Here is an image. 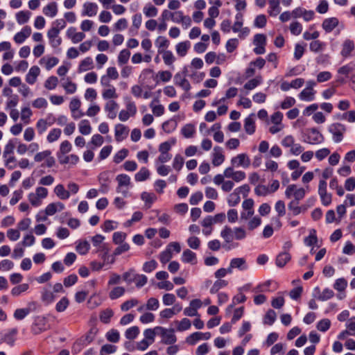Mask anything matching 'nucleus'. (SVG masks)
<instances>
[{
  "label": "nucleus",
  "instance_id": "e2e57ef3",
  "mask_svg": "<svg viewBox=\"0 0 355 355\" xmlns=\"http://www.w3.org/2000/svg\"><path fill=\"white\" fill-rule=\"evenodd\" d=\"M41 299L42 302L49 304L54 301L55 295L51 291L46 290L42 292Z\"/></svg>",
  "mask_w": 355,
  "mask_h": 355
},
{
  "label": "nucleus",
  "instance_id": "cd10ccee",
  "mask_svg": "<svg viewBox=\"0 0 355 355\" xmlns=\"http://www.w3.org/2000/svg\"><path fill=\"white\" fill-rule=\"evenodd\" d=\"M269 9L268 13L270 16H277L281 11L279 6V0H268Z\"/></svg>",
  "mask_w": 355,
  "mask_h": 355
},
{
  "label": "nucleus",
  "instance_id": "338daca9",
  "mask_svg": "<svg viewBox=\"0 0 355 355\" xmlns=\"http://www.w3.org/2000/svg\"><path fill=\"white\" fill-rule=\"evenodd\" d=\"M267 19L265 15H259L254 21V26L262 28L266 26Z\"/></svg>",
  "mask_w": 355,
  "mask_h": 355
},
{
  "label": "nucleus",
  "instance_id": "1a4fd4ad",
  "mask_svg": "<svg viewBox=\"0 0 355 355\" xmlns=\"http://www.w3.org/2000/svg\"><path fill=\"white\" fill-rule=\"evenodd\" d=\"M354 42L353 40L347 39L343 44L340 55L343 58H347L351 55L352 52L354 50Z\"/></svg>",
  "mask_w": 355,
  "mask_h": 355
},
{
  "label": "nucleus",
  "instance_id": "0eeeda50",
  "mask_svg": "<svg viewBox=\"0 0 355 355\" xmlns=\"http://www.w3.org/2000/svg\"><path fill=\"white\" fill-rule=\"evenodd\" d=\"M231 163L234 166H243V168H248L250 165V159L247 154L241 153L236 157H232Z\"/></svg>",
  "mask_w": 355,
  "mask_h": 355
},
{
  "label": "nucleus",
  "instance_id": "49530a36",
  "mask_svg": "<svg viewBox=\"0 0 355 355\" xmlns=\"http://www.w3.org/2000/svg\"><path fill=\"white\" fill-rule=\"evenodd\" d=\"M240 194L238 193V191H236V189L230 194L227 202L229 206L230 207H234L236 205H238L241 201Z\"/></svg>",
  "mask_w": 355,
  "mask_h": 355
},
{
  "label": "nucleus",
  "instance_id": "ddd939ff",
  "mask_svg": "<svg viewBox=\"0 0 355 355\" xmlns=\"http://www.w3.org/2000/svg\"><path fill=\"white\" fill-rule=\"evenodd\" d=\"M174 83L175 85L182 87L185 91L188 92L191 89L189 82L185 78V75L178 73L174 76Z\"/></svg>",
  "mask_w": 355,
  "mask_h": 355
},
{
  "label": "nucleus",
  "instance_id": "603ef678",
  "mask_svg": "<svg viewBox=\"0 0 355 355\" xmlns=\"http://www.w3.org/2000/svg\"><path fill=\"white\" fill-rule=\"evenodd\" d=\"M130 52L128 49H123L120 51L118 56V62L119 64L122 65L126 64L130 58Z\"/></svg>",
  "mask_w": 355,
  "mask_h": 355
},
{
  "label": "nucleus",
  "instance_id": "ea45409f",
  "mask_svg": "<svg viewBox=\"0 0 355 355\" xmlns=\"http://www.w3.org/2000/svg\"><path fill=\"white\" fill-rule=\"evenodd\" d=\"M31 12L29 11H19L16 14V19L19 24L26 23L30 18Z\"/></svg>",
  "mask_w": 355,
  "mask_h": 355
},
{
  "label": "nucleus",
  "instance_id": "864d4df0",
  "mask_svg": "<svg viewBox=\"0 0 355 355\" xmlns=\"http://www.w3.org/2000/svg\"><path fill=\"white\" fill-rule=\"evenodd\" d=\"M69 305V300L67 297H63L61 300L56 304L55 310L58 312H63Z\"/></svg>",
  "mask_w": 355,
  "mask_h": 355
},
{
  "label": "nucleus",
  "instance_id": "aec40b11",
  "mask_svg": "<svg viewBox=\"0 0 355 355\" xmlns=\"http://www.w3.org/2000/svg\"><path fill=\"white\" fill-rule=\"evenodd\" d=\"M315 91L311 87H306L299 94V98L302 101H311L314 99Z\"/></svg>",
  "mask_w": 355,
  "mask_h": 355
},
{
  "label": "nucleus",
  "instance_id": "a211bd4d",
  "mask_svg": "<svg viewBox=\"0 0 355 355\" xmlns=\"http://www.w3.org/2000/svg\"><path fill=\"white\" fill-rule=\"evenodd\" d=\"M40 69L37 66H33L28 73L26 76V81L30 84L33 85L37 80V76L40 75Z\"/></svg>",
  "mask_w": 355,
  "mask_h": 355
},
{
  "label": "nucleus",
  "instance_id": "37998d69",
  "mask_svg": "<svg viewBox=\"0 0 355 355\" xmlns=\"http://www.w3.org/2000/svg\"><path fill=\"white\" fill-rule=\"evenodd\" d=\"M261 77L257 76L254 78H252L248 80L245 85L244 88L248 90H252L259 86L261 83Z\"/></svg>",
  "mask_w": 355,
  "mask_h": 355
},
{
  "label": "nucleus",
  "instance_id": "4be33fe9",
  "mask_svg": "<svg viewBox=\"0 0 355 355\" xmlns=\"http://www.w3.org/2000/svg\"><path fill=\"white\" fill-rule=\"evenodd\" d=\"M182 261L184 263H190L191 264H196L197 263L196 254L193 251L187 249L184 250L182 253Z\"/></svg>",
  "mask_w": 355,
  "mask_h": 355
},
{
  "label": "nucleus",
  "instance_id": "c03bdc74",
  "mask_svg": "<svg viewBox=\"0 0 355 355\" xmlns=\"http://www.w3.org/2000/svg\"><path fill=\"white\" fill-rule=\"evenodd\" d=\"M326 44L324 42H321L320 40H313L309 44V49L311 51L317 53L320 51H322Z\"/></svg>",
  "mask_w": 355,
  "mask_h": 355
},
{
  "label": "nucleus",
  "instance_id": "f704fd0d",
  "mask_svg": "<svg viewBox=\"0 0 355 355\" xmlns=\"http://www.w3.org/2000/svg\"><path fill=\"white\" fill-rule=\"evenodd\" d=\"M155 44L158 47V53H162L165 51L164 49L168 46L169 41L165 37L159 36L155 41Z\"/></svg>",
  "mask_w": 355,
  "mask_h": 355
},
{
  "label": "nucleus",
  "instance_id": "e433bc0d",
  "mask_svg": "<svg viewBox=\"0 0 355 355\" xmlns=\"http://www.w3.org/2000/svg\"><path fill=\"white\" fill-rule=\"evenodd\" d=\"M125 289L122 286H116L109 293V297L111 300H116L123 296Z\"/></svg>",
  "mask_w": 355,
  "mask_h": 355
},
{
  "label": "nucleus",
  "instance_id": "2f4dec72",
  "mask_svg": "<svg viewBox=\"0 0 355 355\" xmlns=\"http://www.w3.org/2000/svg\"><path fill=\"white\" fill-rule=\"evenodd\" d=\"M116 180L118 182L116 191L120 192V188L123 186H128L130 184V178L126 174H119L116 176Z\"/></svg>",
  "mask_w": 355,
  "mask_h": 355
},
{
  "label": "nucleus",
  "instance_id": "680f3d73",
  "mask_svg": "<svg viewBox=\"0 0 355 355\" xmlns=\"http://www.w3.org/2000/svg\"><path fill=\"white\" fill-rule=\"evenodd\" d=\"M300 202L291 200L288 205V209L292 212L293 216H297L300 214Z\"/></svg>",
  "mask_w": 355,
  "mask_h": 355
},
{
  "label": "nucleus",
  "instance_id": "a878e982",
  "mask_svg": "<svg viewBox=\"0 0 355 355\" xmlns=\"http://www.w3.org/2000/svg\"><path fill=\"white\" fill-rule=\"evenodd\" d=\"M94 62L91 57H87L83 59L79 64L78 72L86 71L93 69Z\"/></svg>",
  "mask_w": 355,
  "mask_h": 355
},
{
  "label": "nucleus",
  "instance_id": "c85d7f7f",
  "mask_svg": "<svg viewBox=\"0 0 355 355\" xmlns=\"http://www.w3.org/2000/svg\"><path fill=\"white\" fill-rule=\"evenodd\" d=\"M97 10L98 6L95 3H85L83 15L92 17L96 15Z\"/></svg>",
  "mask_w": 355,
  "mask_h": 355
},
{
  "label": "nucleus",
  "instance_id": "a19ab883",
  "mask_svg": "<svg viewBox=\"0 0 355 355\" xmlns=\"http://www.w3.org/2000/svg\"><path fill=\"white\" fill-rule=\"evenodd\" d=\"M149 175V171L146 167H142L139 171L135 174V179L137 182H142L147 180Z\"/></svg>",
  "mask_w": 355,
  "mask_h": 355
},
{
  "label": "nucleus",
  "instance_id": "7c9ffc66",
  "mask_svg": "<svg viewBox=\"0 0 355 355\" xmlns=\"http://www.w3.org/2000/svg\"><path fill=\"white\" fill-rule=\"evenodd\" d=\"M54 192L56 196L61 200H67L70 197V193L66 190L64 186L61 184H58L55 189Z\"/></svg>",
  "mask_w": 355,
  "mask_h": 355
},
{
  "label": "nucleus",
  "instance_id": "052dcab7",
  "mask_svg": "<svg viewBox=\"0 0 355 355\" xmlns=\"http://www.w3.org/2000/svg\"><path fill=\"white\" fill-rule=\"evenodd\" d=\"M126 234L122 232H116L112 235V241L114 244L119 245L124 243L126 239Z\"/></svg>",
  "mask_w": 355,
  "mask_h": 355
},
{
  "label": "nucleus",
  "instance_id": "f257e3e1",
  "mask_svg": "<svg viewBox=\"0 0 355 355\" xmlns=\"http://www.w3.org/2000/svg\"><path fill=\"white\" fill-rule=\"evenodd\" d=\"M303 141L309 144H318L324 141L322 135L315 128H307L302 132Z\"/></svg>",
  "mask_w": 355,
  "mask_h": 355
},
{
  "label": "nucleus",
  "instance_id": "c756f323",
  "mask_svg": "<svg viewBox=\"0 0 355 355\" xmlns=\"http://www.w3.org/2000/svg\"><path fill=\"white\" fill-rule=\"evenodd\" d=\"M178 126L177 121L175 119H170L162 123V129L166 133H171Z\"/></svg>",
  "mask_w": 355,
  "mask_h": 355
},
{
  "label": "nucleus",
  "instance_id": "4468645a",
  "mask_svg": "<svg viewBox=\"0 0 355 355\" xmlns=\"http://www.w3.org/2000/svg\"><path fill=\"white\" fill-rule=\"evenodd\" d=\"M81 103L80 100L77 98H73L71 99L69 103V108L72 112V117L74 119H78L83 116V113L80 111H78V113L76 114V112L79 110L80 107Z\"/></svg>",
  "mask_w": 355,
  "mask_h": 355
},
{
  "label": "nucleus",
  "instance_id": "13d9d810",
  "mask_svg": "<svg viewBox=\"0 0 355 355\" xmlns=\"http://www.w3.org/2000/svg\"><path fill=\"white\" fill-rule=\"evenodd\" d=\"M106 338L112 343H117L120 339L119 332L116 329H111L106 334Z\"/></svg>",
  "mask_w": 355,
  "mask_h": 355
},
{
  "label": "nucleus",
  "instance_id": "bf43d9fd",
  "mask_svg": "<svg viewBox=\"0 0 355 355\" xmlns=\"http://www.w3.org/2000/svg\"><path fill=\"white\" fill-rule=\"evenodd\" d=\"M200 340H202V332H194L193 334H191L190 336H189L187 339H186V341L188 344L191 345H193L196 343L197 341Z\"/></svg>",
  "mask_w": 355,
  "mask_h": 355
},
{
  "label": "nucleus",
  "instance_id": "9b49d317",
  "mask_svg": "<svg viewBox=\"0 0 355 355\" xmlns=\"http://www.w3.org/2000/svg\"><path fill=\"white\" fill-rule=\"evenodd\" d=\"M67 36L70 38L73 43L76 44L81 42L85 37L82 32H76L75 27H70L67 31Z\"/></svg>",
  "mask_w": 355,
  "mask_h": 355
},
{
  "label": "nucleus",
  "instance_id": "6e6552de",
  "mask_svg": "<svg viewBox=\"0 0 355 355\" xmlns=\"http://www.w3.org/2000/svg\"><path fill=\"white\" fill-rule=\"evenodd\" d=\"M59 30L51 28L47 33L49 44L53 48L58 47L62 43V38L59 37Z\"/></svg>",
  "mask_w": 355,
  "mask_h": 355
},
{
  "label": "nucleus",
  "instance_id": "5701e85b",
  "mask_svg": "<svg viewBox=\"0 0 355 355\" xmlns=\"http://www.w3.org/2000/svg\"><path fill=\"white\" fill-rule=\"evenodd\" d=\"M232 268H239L241 270H244L248 268L245 259L244 258H234L231 260L230 267Z\"/></svg>",
  "mask_w": 355,
  "mask_h": 355
},
{
  "label": "nucleus",
  "instance_id": "774afa93",
  "mask_svg": "<svg viewBox=\"0 0 355 355\" xmlns=\"http://www.w3.org/2000/svg\"><path fill=\"white\" fill-rule=\"evenodd\" d=\"M157 267V263L155 260L152 259L149 261H146L143 265V270L146 272H151Z\"/></svg>",
  "mask_w": 355,
  "mask_h": 355
},
{
  "label": "nucleus",
  "instance_id": "4d7b16f0",
  "mask_svg": "<svg viewBox=\"0 0 355 355\" xmlns=\"http://www.w3.org/2000/svg\"><path fill=\"white\" fill-rule=\"evenodd\" d=\"M330 327L331 321L327 318L320 320L316 325L317 329L322 332L327 331L330 328Z\"/></svg>",
  "mask_w": 355,
  "mask_h": 355
},
{
  "label": "nucleus",
  "instance_id": "3c124183",
  "mask_svg": "<svg viewBox=\"0 0 355 355\" xmlns=\"http://www.w3.org/2000/svg\"><path fill=\"white\" fill-rule=\"evenodd\" d=\"M139 334V327L137 326H133L126 329L125 332V336L127 339L133 340L137 338Z\"/></svg>",
  "mask_w": 355,
  "mask_h": 355
},
{
  "label": "nucleus",
  "instance_id": "f3484780",
  "mask_svg": "<svg viewBox=\"0 0 355 355\" xmlns=\"http://www.w3.org/2000/svg\"><path fill=\"white\" fill-rule=\"evenodd\" d=\"M338 23L339 21L336 17H330L323 21L322 26L326 33H330L338 25Z\"/></svg>",
  "mask_w": 355,
  "mask_h": 355
},
{
  "label": "nucleus",
  "instance_id": "dca6fc26",
  "mask_svg": "<svg viewBox=\"0 0 355 355\" xmlns=\"http://www.w3.org/2000/svg\"><path fill=\"white\" fill-rule=\"evenodd\" d=\"M214 150L212 164L214 166H218L224 162L225 156L223 154L222 148L220 147L216 146L214 147Z\"/></svg>",
  "mask_w": 355,
  "mask_h": 355
},
{
  "label": "nucleus",
  "instance_id": "9d476101",
  "mask_svg": "<svg viewBox=\"0 0 355 355\" xmlns=\"http://www.w3.org/2000/svg\"><path fill=\"white\" fill-rule=\"evenodd\" d=\"M128 128L121 123L115 125V139L116 141L120 142L125 139L128 135Z\"/></svg>",
  "mask_w": 355,
  "mask_h": 355
},
{
  "label": "nucleus",
  "instance_id": "423d86ee",
  "mask_svg": "<svg viewBox=\"0 0 355 355\" xmlns=\"http://www.w3.org/2000/svg\"><path fill=\"white\" fill-rule=\"evenodd\" d=\"M109 252L110 248L107 243H103L96 251V253H101L100 257L104 263L113 264L115 262V257L114 253L112 255H109Z\"/></svg>",
  "mask_w": 355,
  "mask_h": 355
},
{
  "label": "nucleus",
  "instance_id": "f8f14e48",
  "mask_svg": "<svg viewBox=\"0 0 355 355\" xmlns=\"http://www.w3.org/2000/svg\"><path fill=\"white\" fill-rule=\"evenodd\" d=\"M98 182L100 183V191L105 193L109 191V182H110L107 172H102L98 175Z\"/></svg>",
  "mask_w": 355,
  "mask_h": 355
},
{
  "label": "nucleus",
  "instance_id": "79ce46f5",
  "mask_svg": "<svg viewBox=\"0 0 355 355\" xmlns=\"http://www.w3.org/2000/svg\"><path fill=\"white\" fill-rule=\"evenodd\" d=\"M113 311L110 309H107L101 312L99 318L100 320L104 323L107 324L110 322L111 318L113 316Z\"/></svg>",
  "mask_w": 355,
  "mask_h": 355
},
{
  "label": "nucleus",
  "instance_id": "393cba45",
  "mask_svg": "<svg viewBox=\"0 0 355 355\" xmlns=\"http://www.w3.org/2000/svg\"><path fill=\"white\" fill-rule=\"evenodd\" d=\"M191 47V42L188 40L181 42L176 45L177 53L180 57H184L187 55L188 50Z\"/></svg>",
  "mask_w": 355,
  "mask_h": 355
},
{
  "label": "nucleus",
  "instance_id": "4c0bfd02",
  "mask_svg": "<svg viewBox=\"0 0 355 355\" xmlns=\"http://www.w3.org/2000/svg\"><path fill=\"white\" fill-rule=\"evenodd\" d=\"M277 318L276 313L272 309H269L263 317V323L268 325H272Z\"/></svg>",
  "mask_w": 355,
  "mask_h": 355
},
{
  "label": "nucleus",
  "instance_id": "5fc2aeb1",
  "mask_svg": "<svg viewBox=\"0 0 355 355\" xmlns=\"http://www.w3.org/2000/svg\"><path fill=\"white\" fill-rule=\"evenodd\" d=\"M61 130L60 128H53L52 129L48 136H47V141L49 143H52L58 140L60 135H61Z\"/></svg>",
  "mask_w": 355,
  "mask_h": 355
},
{
  "label": "nucleus",
  "instance_id": "f03ea898",
  "mask_svg": "<svg viewBox=\"0 0 355 355\" xmlns=\"http://www.w3.org/2000/svg\"><path fill=\"white\" fill-rule=\"evenodd\" d=\"M49 329L47 318L44 315H37L35 318L31 325V332L34 335H38Z\"/></svg>",
  "mask_w": 355,
  "mask_h": 355
},
{
  "label": "nucleus",
  "instance_id": "7ed1b4c3",
  "mask_svg": "<svg viewBox=\"0 0 355 355\" xmlns=\"http://www.w3.org/2000/svg\"><path fill=\"white\" fill-rule=\"evenodd\" d=\"M162 337V342L165 345H173L177 341V337L174 334V329H166L162 327H156Z\"/></svg>",
  "mask_w": 355,
  "mask_h": 355
},
{
  "label": "nucleus",
  "instance_id": "8fccbe9b",
  "mask_svg": "<svg viewBox=\"0 0 355 355\" xmlns=\"http://www.w3.org/2000/svg\"><path fill=\"white\" fill-rule=\"evenodd\" d=\"M220 236L226 243H230L233 240V232L231 227L225 226L220 232Z\"/></svg>",
  "mask_w": 355,
  "mask_h": 355
},
{
  "label": "nucleus",
  "instance_id": "6e6d98bb",
  "mask_svg": "<svg viewBox=\"0 0 355 355\" xmlns=\"http://www.w3.org/2000/svg\"><path fill=\"white\" fill-rule=\"evenodd\" d=\"M15 148V144L14 140L10 139L6 144L4 148V151L3 156L4 158H7L8 155H12L14 153V149Z\"/></svg>",
  "mask_w": 355,
  "mask_h": 355
},
{
  "label": "nucleus",
  "instance_id": "39448f33",
  "mask_svg": "<svg viewBox=\"0 0 355 355\" xmlns=\"http://www.w3.org/2000/svg\"><path fill=\"white\" fill-rule=\"evenodd\" d=\"M285 196L287 198H291L293 196V200L300 202L305 196V190L303 188L297 189L295 184H291L286 188Z\"/></svg>",
  "mask_w": 355,
  "mask_h": 355
},
{
  "label": "nucleus",
  "instance_id": "20e7f679",
  "mask_svg": "<svg viewBox=\"0 0 355 355\" xmlns=\"http://www.w3.org/2000/svg\"><path fill=\"white\" fill-rule=\"evenodd\" d=\"M328 130L333 135V140L336 143H339L343 139V135L346 131V127L342 123H334L329 126Z\"/></svg>",
  "mask_w": 355,
  "mask_h": 355
},
{
  "label": "nucleus",
  "instance_id": "de8ad7c7",
  "mask_svg": "<svg viewBox=\"0 0 355 355\" xmlns=\"http://www.w3.org/2000/svg\"><path fill=\"white\" fill-rule=\"evenodd\" d=\"M28 288L29 285L28 284H21L13 287L11 290V294L12 296H19L22 293L26 292Z\"/></svg>",
  "mask_w": 355,
  "mask_h": 355
},
{
  "label": "nucleus",
  "instance_id": "6ab92c4d",
  "mask_svg": "<svg viewBox=\"0 0 355 355\" xmlns=\"http://www.w3.org/2000/svg\"><path fill=\"white\" fill-rule=\"evenodd\" d=\"M118 108V104L113 100H110L107 102L105 106V110L107 112V117L114 119L116 116V109Z\"/></svg>",
  "mask_w": 355,
  "mask_h": 355
},
{
  "label": "nucleus",
  "instance_id": "412c9836",
  "mask_svg": "<svg viewBox=\"0 0 355 355\" xmlns=\"http://www.w3.org/2000/svg\"><path fill=\"white\" fill-rule=\"evenodd\" d=\"M291 259L288 252H280L276 257L275 263L279 268H283Z\"/></svg>",
  "mask_w": 355,
  "mask_h": 355
},
{
  "label": "nucleus",
  "instance_id": "bb28decb",
  "mask_svg": "<svg viewBox=\"0 0 355 355\" xmlns=\"http://www.w3.org/2000/svg\"><path fill=\"white\" fill-rule=\"evenodd\" d=\"M43 13L50 17H55L58 13V8L55 2H51L47 4L43 8Z\"/></svg>",
  "mask_w": 355,
  "mask_h": 355
},
{
  "label": "nucleus",
  "instance_id": "72a5a7b5",
  "mask_svg": "<svg viewBox=\"0 0 355 355\" xmlns=\"http://www.w3.org/2000/svg\"><path fill=\"white\" fill-rule=\"evenodd\" d=\"M228 285V282L224 279H218L216 280L211 288H210L211 294L217 293L220 289L226 287Z\"/></svg>",
  "mask_w": 355,
  "mask_h": 355
},
{
  "label": "nucleus",
  "instance_id": "2eb2a0df",
  "mask_svg": "<svg viewBox=\"0 0 355 355\" xmlns=\"http://www.w3.org/2000/svg\"><path fill=\"white\" fill-rule=\"evenodd\" d=\"M254 114H251L245 119L244 121V129L247 134L252 135L255 132L256 126L254 119Z\"/></svg>",
  "mask_w": 355,
  "mask_h": 355
},
{
  "label": "nucleus",
  "instance_id": "b1692460",
  "mask_svg": "<svg viewBox=\"0 0 355 355\" xmlns=\"http://www.w3.org/2000/svg\"><path fill=\"white\" fill-rule=\"evenodd\" d=\"M89 249H90V244L87 241L79 240L77 241V245L76 246V250L78 254H80L81 255H85L88 253Z\"/></svg>",
  "mask_w": 355,
  "mask_h": 355
},
{
  "label": "nucleus",
  "instance_id": "09e8293b",
  "mask_svg": "<svg viewBox=\"0 0 355 355\" xmlns=\"http://www.w3.org/2000/svg\"><path fill=\"white\" fill-rule=\"evenodd\" d=\"M128 155V150L123 148L119 150L113 157V162L115 164L121 163Z\"/></svg>",
  "mask_w": 355,
  "mask_h": 355
},
{
  "label": "nucleus",
  "instance_id": "a18cd8bd",
  "mask_svg": "<svg viewBox=\"0 0 355 355\" xmlns=\"http://www.w3.org/2000/svg\"><path fill=\"white\" fill-rule=\"evenodd\" d=\"M92 128L88 120L84 119L79 123V131L84 135L90 134Z\"/></svg>",
  "mask_w": 355,
  "mask_h": 355
},
{
  "label": "nucleus",
  "instance_id": "0e129e2a",
  "mask_svg": "<svg viewBox=\"0 0 355 355\" xmlns=\"http://www.w3.org/2000/svg\"><path fill=\"white\" fill-rule=\"evenodd\" d=\"M134 282H135V285L137 288L143 287L148 281L147 277L144 275H134Z\"/></svg>",
  "mask_w": 355,
  "mask_h": 355
},
{
  "label": "nucleus",
  "instance_id": "c9c22d12",
  "mask_svg": "<svg viewBox=\"0 0 355 355\" xmlns=\"http://www.w3.org/2000/svg\"><path fill=\"white\" fill-rule=\"evenodd\" d=\"M31 313V309L23 308V309H17L13 314V316L17 320H21L24 319L29 313Z\"/></svg>",
  "mask_w": 355,
  "mask_h": 355
},
{
  "label": "nucleus",
  "instance_id": "58836bf2",
  "mask_svg": "<svg viewBox=\"0 0 355 355\" xmlns=\"http://www.w3.org/2000/svg\"><path fill=\"white\" fill-rule=\"evenodd\" d=\"M86 346L87 344L83 341V340L81 339V338H79L73 344L71 347V352L74 354H77L80 353Z\"/></svg>",
  "mask_w": 355,
  "mask_h": 355
},
{
  "label": "nucleus",
  "instance_id": "69168bd1",
  "mask_svg": "<svg viewBox=\"0 0 355 355\" xmlns=\"http://www.w3.org/2000/svg\"><path fill=\"white\" fill-rule=\"evenodd\" d=\"M58 83V79L56 76H51L47 78L44 83V87L48 89H53Z\"/></svg>",
  "mask_w": 355,
  "mask_h": 355
},
{
  "label": "nucleus",
  "instance_id": "473e14b6",
  "mask_svg": "<svg viewBox=\"0 0 355 355\" xmlns=\"http://www.w3.org/2000/svg\"><path fill=\"white\" fill-rule=\"evenodd\" d=\"M196 132L195 126L191 123H187L184 125L181 130V133L185 138H191Z\"/></svg>",
  "mask_w": 355,
  "mask_h": 355
}]
</instances>
